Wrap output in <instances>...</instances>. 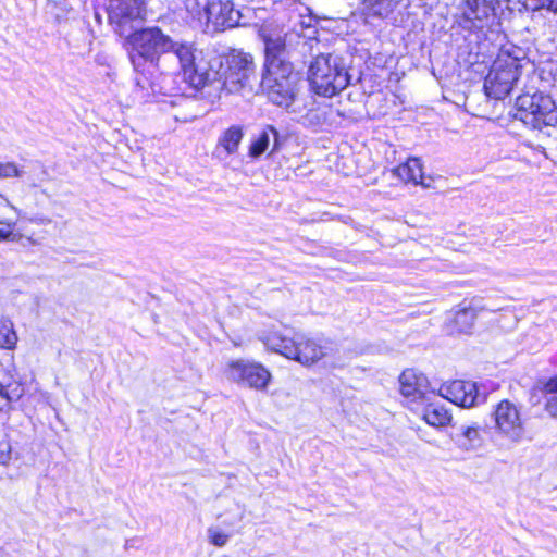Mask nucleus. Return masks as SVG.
I'll return each instance as SVG.
<instances>
[{
    "label": "nucleus",
    "instance_id": "f257e3e1",
    "mask_svg": "<svg viewBox=\"0 0 557 557\" xmlns=\"http://www.w3.org/2000/svg\"><path fill=\"white\" fill-rule=\"evenodd\" d=\"M129 59L137 73L146 72V66L156 69L162 54L172 53L177 61H188L190 45L174 40L159 27L135 30L127 38Z\"/></svg>",
    "mask_w": 557,
    "mask_h": 557
},
{
    "label": "nucleus",
    "instance_id": "f03ea898",
    "mask_svg": "<svg viewBox=\"0 0 557 557\" xmlns=\"http://www.w3.org/2000/svg\"><path fill=\"white\" fill-rule=\"evenodd\" d=\"M301 77L292 63H272L265 69L261 86L268 99L289 112L300 113Z\"/></svg>",
    "mask_w": 557,
    "mask_h": 557
},
{
    "label": "nucleus",
    "instance_id": "7ed1b4c3",
    "mask_svg": "<svg viewBox=\"0 0 557 557\" xmlns=\"http://www.w3.org/2000/svg\"><path fill=\"white\" fill-rule=\"evenodd\" d=\"M527 58L524 49L513 44L502 46L485 77L484 89L488 97L504 99L518 81L522 61Z\"/></svg>",
    "mask_w": 557,
    "mask_h": 557
},
{
    "label": "nucleus",
    "instance_id": "20e7f679",
    "mask_svg": "<svg viewBox=\"0 0 557 557\" xmlns=\"http://www.w3.org/2000/svg\"><path fill=\"white\" fill-rule=\"evenodd\" d=\"M344 59L341 55L320 54L311 62L308 81L312 90L323 97H333L351 84Z\"/></svg>",
    "mask_w": 557,
    "mask_h": 557
},
{
    "label": "nucleus",
    "instance_id": "39448f33",
    "mask_svg": "<svg viewBox=\"0 0 557 557\" xmlns=\"http://www.w3.org/2000/svg\"><path fill=\"white\" fill-rule=\"evenodd\" d=\"M264 345L288 359H293L304 366H312L329 354V346L313 338L298 335L295 338L283 336L278 332H271L262 337Z\"/></svg>",
    "mask_w": 557,
    "mask_h": 557
},
{
    "label": "nucleus",
    "instance_id": "423d86ee",
    "mask_svg": "<svg viewBox=\"0 0 557 557\" xmlns=\"http://www.w3.org/2000/svg\"><path fill=\"white\" fill-rule=\"evenodd\" d=\"M516 107V116L532 128L557 125V106L548 95L523 94L517 98Z\"/></svg>",
    "mask_w": 557,
    "mask_h": 557
},
{
    "label": "nucleus",
    "instance_id": "0eeeda50",
    "mask_svg": "<svg viewBox=\"0 0 557 557\" xmlns=\"http://www.w3.org/2000/svg\"><path fill=\"white\" fill-rule=\"evenodd\" d=\"M223 374L230 382L257 392L267 391L272 380L271 372L262 363L243 358L230 360Z\"/></svg>",
    "mask_w": 557,
    "mask_h": 557
},
{
    "label": "nucleus",
    "instance_id": "6e6552de",
    "mask_svg": "<svg viewBox=\"0 0 557 557\" xmlns=\"http://www.w3.org/2000/svg\"><path fill=\"white\" fill-rule=\"evenodd\" d=\"M146 16L145 0H110L108 17L115 33L127 38Z\"/></svg>",
    "mask_w": 557,
    "mask_h": 557
},
{
    "label": "nucleus",
    "instance_id": "1a4fd4ad",
    "mask_svg": "<svg viewBox=\"0 0 557 557\" xmlns=\"http://www.w3.org/2000/svg\"><path fill=\"white\" fill-rule=\"evenodd\" d=\"M226 69L223 72L221 88L228 94H236L249 86L255 73V63L251 54L240 50H232L225 59Z\"/></svg>",
    "mask_w": 557,
    "mask_h": 557
},
{
    "label": "nucleus",
    "instance_id": "9d476101",
    "mask_svg": "<svg viewBox=\"0 0 557 557\" xmlns=\"http://www.w3.org/2000/svg\"><path fill=\"white\" fill-rule=\"evenodd\" d=\"M495 429L497 433L517 444L524 437L525 429L518 407L504 399L499 401L494 410Z\"/></svg>",
    "mask_w": 557,
    "mask_h": 557
},
{
    "label": "nucleus",
    "instance_id": "9b49d317",
    "mask_svg": "<svg viewBox=\"0 0 557 557\" xmlns=\"http://www.w3.org/2000/svg\"><path fill=\"white\" fill-rule=\"evenodd\" d=\"M461 26L469 30H480L492 24L495 18L494 0H462Z\"/></svg>",
    "mask_w": 557,
    "mask_h": 557
},
{
    "label": "nucleus",
    "instance_id": "f8f14e48",
    "mask_svg": "<svg viewBox=\"0 0 557 557\" xmlns=\"http://www.w3.org/2000/svg\"><path fill=\"white\" fill-rule=\"evenodd\" d=\"M243 13L234 8L230 0H213L206 26L209 30L219 32L226 28L244 25L240 20Z\"/></svg>",
    "mask_w": 557,
    "mask_h": 557
},
{
    "label": "nucleus",
    "instance_id": "ddd939ff",
    "mask_svg": "<svg viewBox=\"0 0 557 557\" xmlns=\"http://www.w3.org/2000/svg\"><path fill=\"white\" fill-rule=\"evenodd\" d=\"M438 395L463 408H470L480 401L476 384L470 381L456 380L443 384Z\"/></svg>",
    "mask_w": 557,
    "mask_h": 557
},
{
    "label": "nucleus",
    "instance_id": "4468645a",
    "mask_svg": "<svg viewBox=\"0 0 557 557\" xmlns=\"http://www.w3.org/2000/svg\"><path fill=\"white\" fill-rule=\"evenodd\" d=\"M399 384L401 395L412 401H429L430 396H434L426 376L413 369H407L400 374Z\"/></svg>",
    "mask_w": 557,
    "mask_h": 557
},
{
    "label": "nucleus",
    "instance_id": "2eb2a0df",
    "mask_svg": "<svg viewBox=\"0 0 557 557\" xmlns=\"http://www.w3.org/2000/svg\"><path fill=\"white\" fill-rule=\"evenodd\" d=\"M487 310L480 298H472L468 302L458 305L450 322L451 333L468 334L472 331L480 312Z\"/></svg>",
    "mask_w": 557,
    "mask_h": 557
},
{
    "label": "nucleus",
    "instance_id": "dca6fc26",
    "mask_svg": "<svg viewBox=\"0 0 557 557\" xmlns=\"http://www.w3.org/2000/svg\"><path fill=\"white\" fill-rule=\"evenodd\" d=\"M284 138L272 125H265L251 140L248 154L252 159L260 158L269 151V156L278 152L283 146Z\"/></svg>",
    "mask_w": 557,
    "mask_h": 557
},
{
    "label": "nucleus",
    "instance_id": "f3484780",
    "mask_svg": "<svg viewBox=\"0 0 557 557\" xmlns=\"http://www.w3.org/2000/svg\"><path fill=\"white\" fill-rule=\"evenodd\" d=\"M184 81L187 82L195 89H201L207 85L214 84L218 79V72L209 71L200 63H195L194 49L190 46V55L188 61H178Z\"/></svg>",
    "mask_w": 557,
    "mask_h": 557
},
{
    "label": "nucleus",
    "instance_id": "a211bd4d",
    "mask_svg": "<svg viewBox=\"0 0 557 557\" xmlns=\"http://www.w3.org/2000/svg\"><path fill=\"white\" fill-rule=\"evenodd\" d=\"M244 138V128L240 125H232L222 132L215 147L216 153L233 156L238 151Z\"/></svg>",
    "mask_w": 557,
    "mask_h": 557
},
{
    "label": "nucleus",
    "instance_id": "6ab92c4d",
    "mask_svg": "<svg viewBox=\"0 0 557 557\" xmlns=\"http://www.w3.org/2000/svg\"><path fill=\"white\" fill-rule=\"evenodd\" d=\"M393 173L405 183L429 187V184L423 180L422 163L418 158L408 159L405 163L395 168Z\"/></svg>",
    "mask_w": 557,
    "mask_h": 557
},
{
    "label": "nucleus",
    "instance_id": "aec40b11",
    "mask_svg": "<svg viewBox=\"0 0 557 557\" xmlns=\"http://www.w3.org/2000/svg\"><path fill=\"white\" fill-rule=\"evenodd\" d=\"M425 404L423 408L422 418L423 420L435 428H442L447 425L451 420V414L442 404L429 401H422Z\"/></svg>",
    "mask_w": 557,
    "mask_h": 557
},
{
    "label": "nucleus",
    "instance_id": "412c9836",
    "mask_svg": "<svg viewBox=\"0 0 557 557\" xmlns=\"http://www.w3.org/2000/svg\"><path fill=\"white\" fill-rule=\"evenodd\" d=\"M265 45V69H270L272 63H290L285 59V42L281 37L267 38Z\"/></svg>",
    "mask_w": 557,
    "mask_h": 557
},
{
    "label": "nucleus",
    "instance_id": "4be33fe9",
    "mask_svg": "<svg viewBox=\"0 0 557 557\" xmlns=\"http://www.w3.org/2000/svg\"><path fill=\"white\" fill-rule=\"evenodd\" d=\"M460 434L457 436V443L465 450H474L481 447L482 436L478 425H460Z\"/></svg>",
    "mask_w": 557,
    "mask_h": 557
},
{
    "label": "nucleus",
    "instance_id": "5701e85b",
    "mask_svg": "<svg viewBox=\"0 0 557 557\" xmlns=\"http://www.w3.org/2000/svg\"><path fill=\"white\" fill-rule=\"evenodd\" d=\"M363 12L371 17L386 18L395 9L394 0H360Z\"/></svg>",
    "mask_w": 557,
    "mask_h": 557
},
{
    "label": "nucleus",
    "instance_id": "b1692460",
    "mask_svg": "<svg viewBox=\"0 0 557 557\" xmlns=\"http://www.w3.org/2000/svg\"><path fill=\"white\" fill-rule=\"evenodd\" d=\"M9 372L4 369L2 363H0V411L8 409L11 401L21 396V392L17 387L14 391H9Z\"/></svg>",
    "mask_w": 557,
    "mask_h": 557
},
{
    "label": "nucleus",
    "instance_id": "393cba45",
    "mask_svg": "<svg viewBox=\"0 0 557 557\" xmlns=\"http://www.w3.org/2000/svg\"><path fill=\"white\" fill-rule=\"evenodd\" d=\"M213 0H185L187 12L201 24H206Z\"/></svg>",
    "mask_w": 557,
    "mask_h": 557
},
{
    "label": "nucleus",
    "instance_id": "a878e982",
    "mask_svg": "<svg viewBox=\"0 0 557 557\" xmlns=\"http://www.w3.org/2000/svg\"><path fill=\"white\" fill-rule=\"evenodd\" d=\"M17 336L10 320L0 321V348L12 349L15 347Z\"/></svg>",
    "mask_w": 557,
    "mask_h": 557
},
{
    "label": "nucleus",
    "instance_id": "bb28decb",
    "mask_svg": "<svg viewBox=\"0 0 557 557\" xmlns=\"http://www.w3.org/2000/svg\"><path fill=\"white\" fill-rule=\"evenodd\" d=\"M208 536L211 544L223 547L228 542L230 535L221 531L219 528L211 527L208 529Z\"/></svg>",
    "mask_w": 557,
    "mask_h": 557
},
{
    "label": "nucleus",
    "instance_id": "cd10ccee",
    "mask_svg": "<svg viewBox=\"0 0 557 557\" xmlns=\"http://www.w3.org/2000/svg\"><path fill=\"white\" fill-rule=\"evenodd\" d=\"M11 457V445L8 440L0 436V465H5Z\"/></svg>",
    "mask_w": 557,
    "mask_h": 557
},
{
    "label": "nucleus",
    "instance_id": "c85d7f7f",
    "mask_svg": "<svg viewBox=\"0 0 557 557\" xmlns=\"http://www.w3.org/2000/svg\"><path fill=\"white\" fill-rule=\"evenodd\" d=\"M532 2V9H547L552 12H557V0H530Z\"/></svg>",
    "mask_w": 557,
    "mask_h": 557
},
{
    "label": "nucleus",
    "instance_id": "c756f323",
    "mask_svg": "<svg viewBox=\"0 0 557 557\" xmlns=\"http://www.w3.org/2000/svg\"><path fill=\"white\" fill-rule=\"evenodd\" d=\"M18 170L14 163H0V177L17 176Z\"/></svg>",
    "mask_w": 557,
    "mask_h": 557
},
{
    "label": "nucleus",
    "instance_id": "7c9ffc66",
    "mask_svg": "<svg viewBox=\"0 0 557 557\" xmlns=\"http://www.w3.org/2000/svg\"><path fill=\"white\" fill-rule=\"evenodd\" d=\"M545 409L549 416L557 418V395H552L547 398Z\"/></svg>",
    "mask_w": 557,
    "mask_h": 557
},
{
    "label": "nucleus",
    "instance_id": "2f4dec72",
    "mask_svg": "<svg viewBox=\"0 0 557 557\" xmlns=\"http://www.w3.org/2000/svg\"><path fill=\"white\" fill-rule=\"evenodd\" d=\"M301 123L305 125L319 124L320 119L318 116V112L314 110H310L308 113L301 116Z\"/></svg>",
    "mask_w": 557,
    "mask_h": 557
},
{
    "label": "nucleus",
    "instance_id": "473e14b6",
    "mask_svg": "<svg viewBox=\"0 0 557 557\" xmlns=\"http://www.w3.org/2000/svg\"><path fill=\"white\" fill-rule=\"evenodd\" d=\"M544 392L546 394L557 395V376L549 379L544 385Z\"/></svg>",
    "mask_w": 557,
    "mask_h": 557
},
{
    "label": "nucleus",
    "instance_id": "72a5a7b5",
    "mask_svg": "<svg viewBox=\"0 0 557 557\" xmlns=\"http://www.w3.org/2000/svg\"><path fill=\"white\" fill-rule=\"evenodd\" d=\"M13 236L12 231L8 226L7 228H0V240H8Z\"/></svg>",
    "mask_w": 557,
    "mask_h": 557
},
{
    "label": "nucleus",
    "instance_id": "f704fd0d",
    "mask_svg": "<svg viewBox=\"0 0 557 557\" xmlns=\"http://www.w3.org/2000/svg\"><path fill=\"white\" fill-rule=\"evenodd\" d=\"M137 85H140L141 87H144V85L141 84V82L139 79H137Z\"/></svg>",
    "mask_w": 557,
    "mask_h": 557
}]
</instances>
